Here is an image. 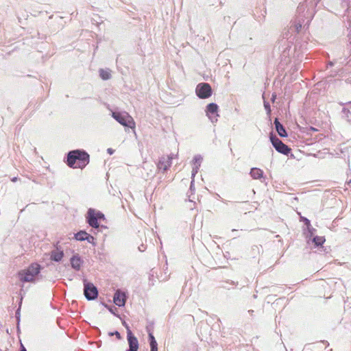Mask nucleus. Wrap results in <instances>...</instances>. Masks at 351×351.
I'll return each instance as SVG.
<instances>
[{"mask_svg": "<svg viewBox=\"0 0 351 351\" xmlns=\"http://www.w3.org/2000/svg\"><path fill=\"white\" fill-rule=\"evenodd\" d=\"M85 241H87L88 243L93 244V245H95V243L94 242L95 238L92 235L88 234L87 237L85 238Z\"/></svg>", "mask_w": 351, "mask_h": 351, "instance_id": "b1692460", "label": "nucleus"}, {"mask_svg": "<svg viewBox=\"0 0 351 351\" xmlns=\"http://www.w3.org/2000/svg\"><path fill=\"white\" fill-rule=\"evenodd\" d=\"M19 278L23 282H34L35 280L33 276L28 272V268L21 271L19 273Z\"/></svg>", "mask_w": 351, "mask_h": 351, "instance_id": "9b49d317", "label": "nucleus"}, {"mask_svg": "<svg viewBox=\"0 0 351 351\" xmlns=\"http://www.w3.org/2000/svg\"><path fill=\"white\" fill-rule=\"evenodd\" d=\"M66 162L70 167L83 169L89 162V155L84 151L73 150L69 152Z\"/></svg>", "mask_w": 351, "mask_h": 351, "instance_id": "f257e3e1", "label": "nucleus"}, {"mask_svg": "<svg viewBox=\"0 0 351 351\" xmlns=\"http://www.w3.org/2000/svg\"><path fill=\"white\" fill-rule=\"evenodd\" d=\"M21 304H22V298H21V300H20V302H19V308L16 310V313H15V317H16V322H17V326H19V322H20V317H21L20 312H21Z\"/></svg>", "mask_w": 351, "mask_h": 351, "instance_id": "5701e85b", "label": "nucleus"}, {"mask_svg": "<svg viewBox=\"0 0 351 351\" xmlns=\"http://www.w3.org/2000/svg\"><path fill=\"white\" fill-rule=\"evenodd\" d=\"M112 117L123 126L130 127L131 128L134 127L135 123L133 118L126 112L123 113L113 112Z\"/></svg>", "mask_w": 351, "mask_h": 351, "instance_id": "f03ea898", "label": "nucleus"}, {"mask_svg": "<svg viewBox=\"0 0 351 351\" xmlns=\"http://www.w3.org/2000/svg\"><path fill=\"white\" fill-rule=\"evenodd\" d=\"M95 216L97 217L98 221L104 219V215L101 212H95Z\"/></svg>", "mask_w": 351, "mask_h": 351, "instance_id": "a878e982", "label": "nucleus"}, {"mask_svg": "<svg viewBox=\"0 0 351 351\" xmlns=\"http://www.w3.org/2000/svg\"><path fill=\"white\" fill-rule=\"evenodd\" d=\"M64 256V252L62 250H59L58 248L56 250H53L51 252V258L53 261L59 262L62 260Z\"/></svg>", "mask_w": 351, "mask_h": 351, "instance_id": "dca6fc26", "label": "nucleus"}, {"mask_svg": "<svg viewBox=\"0 0 351 351\" xmlns=\"http://www.w3.org/2000/svg\"><path fill=\"white\" fill-rule=\"evenodd\" d=\"M123 325L127 329V339L129 344V349L126 350V351H138V341L137 338L132 334L125 322L123 323Z\"/></svg>", "mask_w": 351, "mask_h": 351, "instance_id": "423d86ee", "label": "nucleus"}, {"mask_svg": "<svg viewBox=\"0 0 351 351\" xmlns=\"http://www.w3.org/2000/svg\"><path fill=\"white\" fill-rule=\"evenodd\" d=\"M109 336H116L118 339H121V335L118 331H115L114 332H110L108 333Z\"/></svg>", "mask_w": 351, "mask_h": 351, "instance_id": "bb28decb", "label": "nucleus"}, {"mask_svg": "<svg viewBox=\"0 0 351 351\" xmlns=\"http://www.w3.org/2000/svg\"><path fill=\"white\" fill-rule=\"evenodd\" d=\"M313 241L315 245L319 246L324 243L325 239L322 237L316 236L313 238Z\"/></svg>", "mask_w": 351, "mask_h": 351, "instance_id": "4be33fe9", "label": "nucleus"}, {"mask_svg": "<svg viewBox=\"0 0 351 351\" xmlns=\"http://www.w3.org/2000/svg\"><path fill=\"white\" fill-rule=\"evenodd\" d=\"M70 261L73 269L76 271H79L80 269L83 261L78 254L73 255L71 258Z\"/></svg>", "mask_w": 351, "mask_h": 351, "instance_id": "f8f14e48", "label": "nucleus"}, {"mask_svg": "<svg viewBox=\"0 0 351 351\" xmlns=\"http://www.w3.org/2000/svg\"><path fill=\"white\" fill-rule=\"evenodd\" d=\"M342 112H343V113L344 114H346V117H347L348 118H350V117H350V116L348 115V114H350V110H349L348 108H345V107H344V108H343Z\"/></svg>", "mask_w": 351, "mask_h": 351, "instance_id": "c85d7f7f", "label": "nucleus"}, {"mask_svg": "<svg viewBox=\"0 0 351 351\" xmlns=\"http://www.w3.org/2000/svg\"><path fill=\"white\" fill-rule=\"evenodd\" d=\"M301 220L303 221L305 223V224L307 226V227L309 228V226H311L310 221L307 218L304 217H301Z\"/></svg>", "mask_w": 351, "mask_h": 351, "instance_id": "cd10ccee", "label": "nucleus"}, {"mask_svg": "<svg viewBox=\"0 0 351 351\" xmlns=\"http://www.w3.org/2000/svg\"><path fill=\"white\" fill-rule=\"evenodd\" d=\"M84 294L88 300H93L97 298V288L91 282L84 280Z\"/></svg>", "mask_w": 351, "mask_h": 351, "instance_id": "20e7f679", "label": "nucleus"}, {"mask_svg": "<svg viewBox=\"0 0 351 351\" xmlns=\"http://www.w3.org/2000/svg\"><path fill=\"white\" fill-rule=\"evenodd\" d=\"M302 27V23L300 21H295L293 24L291 26V29H293L295 32L298 33L300 31Z\"/></svg>", "mask_w": 351, "mask_h": 351, "instance_id": "412c9836", "label": "nucleus"}, {"mask_svg": "<svg viewBox=\"0 0 351 351\" xmlns=\"http://www.w3.org/2000/svg\"><path fill=\"white\" fill-rule=\"evenodd\" d=\"M269 138L273 147L279 153L283 154L285 155H288L289 153L291 152V149L287 145L283 143L282 141H280L276 136L274 135L272 133L270 134Z\"/></svg>", "mask_w": 351, "mask_h": 351, "instance_id": "7ed1b4c3", "label": "nucleus"}, {"mask_svg": "<svg viewBox=\"0 0 351 351\" xmlns=\"http://www.w3.org/2000/svg\"><path fill=\"white\" fill-rule=\"evenodd\" d=\"M126 296L125 294L121 291L120 290H117L113 298L114 303L118 306H123L125 304Z\"/></svg>", "mask_w": 351, "mask_h": 351, "instance_id": "9d476101", "label": "nucleus"}, {"mask_svg": "<svg viewBox=\"0 0 351 351\" xmlns=\"http://www.w3.org/2000/svg\"><path fill=\"white\" fill-rule=\"evenodd\" d=\"M236 231H237V230H236V229H232V232H236Z\"/></svg>", "mask_w": 351, "mask_h": 351, "instance_id": "4c0bfd02", "label": "nucleus"}, {"mask_svg": "<svg viewBox=\"0 0 351 351\" xmlns=\"http://www.w3.org/2000/svg\"><path fill=\"white\" fill-rule=\"evenodd\" d=\"M250 174L254 179H260L263 176V171L261 169L253 167L251 169Z\"/></svg>", "mask_w": 351, "mask_h": 351, "instance_id": "f3484780", "label": "nucleus"}, {"mask_svg": "<svg viewBox=\"0 0 351 351\" xmlns=\"http://www.w3.org/2000/svg\"><path fill=\"white\" fill-rule=\"evenodd\" d=\"M87 222L90 226L93 228H98L99 227V224L98 223V220L97 217L95 216V211L93 208H89L87 213L86 217Z\"/></svg>", "mask_w": 351, "mask_h": 351, "instance_id": "1a4fd4ad", "label": "nucleus"}, {"mask_svg": "<svg viewBox=\"0 0 351 351\" xmlns=\"http://www.w3.org/2000/svg\"><path fill=\"white\" fill-rule=\"evenodd\" d=\"M192 178H193V180H192V181L191 182V185H190V191L191 192H193L195 190L193 178L192 177Z\"/></svg>", "mask_w": 351, "mask_h": 351, "instance_id": "c756f323", "label": "nucleus"}, {"mask_svg": "<svg viewBox=\"0 0 351 351\" xmlns=\"http://www.w3.org/2000/svg\"><path fill=\"white\" fill-rule=\"evenodd\" d=\"M149 340L151 348V351H158V343L152 333H149Z\"/></svg>", "mask_w": 351, "mask_h": 351, "instance_id": "a211bd4d", "label": "nucleus"}, {"mask_svg": "<svg viewBox=\"0 0 351 351\" xmlns=\"http://www.w3.org/2000/svg\"><path fill=\"white\" fill-rule=\"evenodd\" d=\"M21 351H27L25 348L23 346V344H21Z\"/></svg>", "mask_w": 351, "mask_h": 351, "instance_id": "72a5a7b5", "label": "nucleus"}, {"mask_svg": "<svg viewBox=\"0 0 351 351\" xmlns=\"http://www.w3.org/2000/svg\"><path fill=\"white\" fill-rule=\"evenodd\" d=\"M12 182H15L16 180H17V178L16 177H14L11 179Z\"/></svg>", "mask_w": 351, "mask_h": 351, "instance_id": "473e14b6", "label": "nucleus"}, {"mask_svg": "<svg viewBox=\"0 0 351 351\" xmlns=\"http://www.w3.org/2000/svg\"><path fill=\"white\" fill-rule=\"evenodd\" d=\"M275 99H276V95H272V97H271V100H272V101H274Z\"/></svg>", "mask_w": 351, "mask_h": 351, "instance_id": "c9c22d12", "label": "nucleus"}, {"mask_svg": "<svg viewBox=\"0 0 351 351\" xmlns=\"http://www.w3.org/2000/svg\"><path fill=\"white\" fill-rule=\"evenodd\" d=\"M348 183H351V180H350V182Z\"/></svg>", "mask_w": 351, "mask_h": 351, "instance_id": "58836bf2", "label": "nucleus"}, {"mask_svg": "<svg viewBox=\"0 0 351 351\" xmlns=\"http://www.w3.org/2000/svg\"><path fill=\"white\" fill-rule=\"evenodd\" d=\"M40 266L38 263H32L28 267V272L33 276L35 279L36 276L40 273Z\"/></svg>", "mask_w": 351, "mask_h": 351, "instance_id": "2eb2a0df", "label": "nucleus"}, {"mask_svg": "<svg viewBox=\"0 0 351 351\" xmlns=\"http://www.w3.org/2000/svg\"><path fill=\"white\" fill-rule=\"evenodd\" d=\"M274 124L275 125V128L278 135L281 137H287V133L285 127L279 122L277 118L275 119Z\"/></svg>", "mask_w": 351, "mask_h": 351, "instance_id": "ddd939ff", "label": "nucleus"}, {"mask_svg": "<svg viewBox=\"0 0 351 351\" xmlns=\"http://www.w3.org/2000/svg\"><path fill=\"white\" fill-rule=\"evenodd\" d=\"M346 104L350 106V108H351V101H349L346 103Z\"/></svg>", "mask_w": 351, "mask_h": 351, "instance_id": "e433bc0d", "label": "nucleus"}, {"mask_svg": "<svg viewBox=\"0 0 351 351\" xmlns=\"http://www.w3.org/2000/svg\"><path fill=\"white\" fill-rule=\"evenodd\" d=\"M202 161V157L200 155H197L193 158V167L192 170L191 176L193 178L195 177L196 173L198 172L201 162Z\"/></svg>", "mask_w": 351, "mask_h": 351, "instance_id": "4468645a", "label": "nucleus"}, {"mask_svg": "<svg viewBox=\"0 0 351 351\" xmlns=\"http://www.w3.org/2000/svg\"><path fill=\"white\" fill-rule=\"evenodd\" d=\"M195 93L198 97L206 99L211 96L212 88L208 83H199L196 86Z\"/></svg>", "mask_w": 351, "mask_h": 351, "instance_id": "39448f33", "label": "nucleus"}, {"mask_svg": "<svg viewBox=\"0 0 351 351\" xmlns=\"http://www.w3.org/2000/svg\"><path fill=\"white\" fill-rule=\"evenodd\" d=\"M107 152L110 154H112L114 153V150L112 148H108Z\"/></svg>", "mask_w": 351, "mask_h": 351, "instance_id": "7c9ffc66", "label": "nucleus"}, {"mask_svg": "<svg viewBox=\"0 0 351 351\" xmlns=\"http://www.w3.org/2000/svg\"><path fill=\"white\" fill-rule=\"evenodd\" d=\"M108 310H109L112 313H113V314H114V315H115V313L113 311V310H112V307H109V308H108Z\"/></svg>", "mask_w": 351, "mask_h": 351, "instance_id": "f704fd0d", "label": "nucleus"}, {"mask_svg": "<svg viewBox=\"0 0 351 351\" xmlns=\"http://www.w3.org/2000/svg\"><path fill=\"white\" fill-rule=\"evenodd\" d=\"M99 76L102 80H107L111 77V74L108 71L101 69L99 70Z\"/></svg>", "mask_w": 351, "mask_h": 351, "instance_id": "aec40b11", "label": "nucleus"}, {"mask_svg": "<svg viewBox=\"0 0 351 351\" xmlns=\"http://www.w3.org/2000/svg\"><path fill=\"white\" fill-rule=\"evenodd\" d=\"M173 154L162 156L157 164V167L159 170L166 171L171 165V160Z\"/></svg>", "mask_w": 351, "mask_h": 351, "instance_id": "6e6552de", "label": "nucleus"}, {"mask_svg": "<svg viewBox=\"0 0 351 351\" xmlns=\"http://www.w3.org/2000/svg\"><path fill=\"white\" fill-rule=\"evenodd\" d=\"M138 250L141 251V252H143L145 251V247H144L143 245H141V247H138Z\"/></svg>", "mask_w": 351, "mask_h": 351, "instance_id": "2f4dec72", "label": "nucleus"}, {"mask_svg": "<svg viewBox=\"0 0 351 351\" xmlns=\"http://www.w3.org/2000/svg\"><path fill=\"white\" fill-rule=\"evenodd\" d=\"M88 234V233H87L86 231L80 230L74 234V238L77 241H85V238L87 237Z\"/></svg>", "mask_w": 351, "mask_h": 351, "instance_id": "6ab92c4d", "label": "nucleus"}, {"mask_svg": "<svg viewBox=\"0 0 351 351\" xmlns=\"http://www.w3.org/2000/svg\"><path fill=\"white\" fill-rule=\"evenodd\" d=\"M218 108V106L215 103H210L206 106V114L213 123L217 121Z\"/></svg>", "mask_w": 351, "mask_h": 351, "instance_id": "0eeeda50", "label": "nucleus"}, {"mask_svg": "<svg viewBox=\"0 0 351 351\" xmlns=\"http://www.w3.org/2000/svg\"><path fill=\"white\" fill-rule=\"evenodd\" d=\"M264 107L267 111V114H270L271 108H270V105L268 101H264Z\"/></svg>", "mask_w": 351, "mask_h": 351, "instance_id": "393cba45", "label": "nucleus"}]
</instances>
